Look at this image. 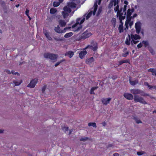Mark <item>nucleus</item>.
I'll return each mask as SVG.
<instances>
[{
  "instance_id": "18",
  "label": "nucleus",
  "mask_w": 156,
  "mask_h": 156,
  "mask_svg": "<svg viewBox=\"0 0 156 156\" xmlns=\"http://www.w3.org/2000/svg\"><path fill=\"white\" fill-rule=\"evenodd\" d=\"M129 82L130 84L132 86H134L138 83V81L137 80H135L134 81L131 80V77H129Z\"/></svg>"
},
{
  "instance_id": "24",
  "label": "nucleus",
  "mask_w": 156,
  "mask_h": 156,
  "mask_svg": "<svg viewBox=\"0 0 156 156\" xmlns=\"http://www.w3.org/2000/svg\"><path fill=\"white\" fill-rule=\"evenodd\" d=\"M128 38H126L125 41V43L127 45H129L130 44V41L131 40V37L129 35H128Z\"/></svg>"
},
{
  "instance_id": "56",
  "label": "nucleus",
  "mask_w": 156,
  "mask_h": 156,
  "mask_svg": "<svg viewBox=\"0 0 156 156\" xmlns=\"http://www.w3.org/2000/svg\"><path fill=\"white\" fill-rule=\"evenodd\" d=\"M82 27V26L80 25L79 27L77 28V29L76 30V31H78L80 29H81Z\"/></svg>"
},
{
  "instance_id": "14",
  "label": "nucleus",
  "mask_w": 156,
  "mask_h": 156,
  "mask_svg": "<svg viewBox=\"0 0 156 156\" xmlns=\"http://www.w3.org/2000/svg\"><path fill=\"white\" fill-rule=\"evenodd\" d=\"M67 6L70 8H74L76 7V4L74 2H69L67 4Z\"/></svg>"
},
{
  "instance_id": "53",
  "label": "nucleus",
  "mask_w": 156,
  "mask_h": 156,
  "mask_svg": "<svg viewBox=\"0 0 156 156\" xmlns=\"http://www.w3.org/2000/svg\"><path fill=\"white\" fill-rule=\"evenodd\" d=\"M29 10L28 9H26V10L25 11V14L27 16L29 15Z\"/></svg>"
},
{
  "instance_id": "26",
  "label": "nucleus",
  "mask_w": 156,
  "mask_h": 156,
  "mask_svg": "<svg viewBox=\"0 0 156 156\" xmlns=\"http://www.w3.org/2000/svg\"><path fill=\"white\" fill-rule=\"evenodd\" d=\"M69 13L67 12L64 11L62 12V14L63 15V17L65 18L69 16Z\"/></svg>"
},
{
  "instance_id": "7",
  "label": "nucleus",
  "mask_w": 156,
  "mask_h": 156,
  "mask_svg": "<svg viewBox=\"0 0 156 156\" xmlns=\"http://www.w3.org/2000/svg\"><path fill=\"white\" fill-rule=\"evenodd\" d=\"M37 82V80L34 79L31 81L29 84L27 86V87L30 88H34Z\"/></svg>"
},
{
  "instance_id": "57",
  "label": "nucleus",
  "mask_w": 156,
  "mask_h": 156,
  "mask_svg": "<svg viewBox=\"0 0 156 156\" xmlns=\"http://www.w3.org/2000/svg\"><path fill=\"white\" fill-rule=\"evenodd\" d=\"M97 9H96V8H94V11L93 12V14L94 15L96 13V11L97 10Z\"/></svg>"
},
{
  "instance_id": "41",
  "label": "nucleus",
  "mask_w": 156,
  "mask_h": 156,
  "mask_svg": "<svg viewBox=\"0 0 156 156\" xmlns=\"http://www.w3.org/2000/svg\"><path fill=\"white\" fill-rule=\"evenodd\" d=\"M126 5H124L123 8V12L124 13H125V15L126 14Z\"/></svg>"
},
{
  "instance_id": "29",
  "label": "nucleus",
  "mask_w": 156,
  "mask_h": 156,
  "mask_svg": "<svg viewBox=\"0 0 156 156\" xmlns=\"http://www.w3.org/2000/svg\"><path fill=\"white\" fill-rule=\"evenodd\" d=\"M123 13H121L120 14H119L117 16V17H119V20H124L125 18V16H123Z\"/></svg>"
},
{
  "instance_id": "2",
  "label": "nucleus",
  "mask_w": 156,
  "mask_h": 156,
  "mask_svg": "<svg viewBox=\"0 0 156 156\" xmlns=\"http://www.w3.org/2000/svg\"><path fill=\"white\" fill-rule=\"evenodd\" d=\"M131 92L133 94H140L142 96H149L148 94L145 93L143 91L139 89H132L131 90Z\"/></svg>"
},
{
  "instance_id": "19",
  "label": "nucleus",
  "mask_w": 156,
  "mask_h": 156,
  "mask_svg": "<svg viewBox=\"0 0 156 156\" xmlns=\"http://www.w3.org/2000/svg\"><path fill=\"white\" fill-rule=\"evenodd\" d=\"M118 66L121 65L124 63H129V59H127L125 60H123L119 62Z\"/></svg>"
},
{
  "instance_id": "6",
  "label": "nucleus",
  "mask_w": 156,
  "mask_h": 156,
  "mask_svg": "<svg viewBox=\"0 0 156 156\" xmlns=\"http://www.w3.org/2000/svg\"><path fill=\"white\" fill-rule=\"evenodd\" d=\"M68 29L66 27L64 28V30H61L59 25H58L57 27H55V31L57 33L60 34L61 33H64L66 32V30Z\"/></svg>"
},
{
  "instance_id": "10",
  "label": "nucleus",
  "mask_w": 156,
  "mask_h": 156,
  "mask_svg": "<svg viewBox=\"0 0 156 156\" xmlns=\"http://www.w3.org/2000/svg\"><path fill=\"white\" fill-rule=\"evenodd\" d=\"M124 97L128 100H132L133 99V96L132 94L128 93H125L123 94Z\"/></svg>"
},
{
  "instance_id": "4",
  "label": "nucleus",
  "mask_w": 156,
  "mask_h": 156,
  "mask_svg": "<svg viewBox=\"0 0 156 156\" xmlns=\"http://www.w3.org/2000/svg\"><path fill=\"white\" fill-rule=\"evenodd\" d=\"M92 34L90 32L86 31L81 35L79 40L81 39H85L90 36Z\"/></svg>"
},
{
  "instance_id": "13",
  "label": "nucleus",
  "mask_w": 156,
  "mask_h": 156,
  "mask_svg": "<svg viewBox=\"0 0 156 156\" xmlns=\"http://www.w3.org/2000/svg\"><path fill=\"white\" fill-rule=\"evenodd\" d=\"M87 53V52L86 50L81 51L79 53V56L80 58L83 59L84 58V57H85Z\"/></svg>"
},
{
  "instance_id": "12",
  "label": "nucleus",
  "mask_w": 156,
  "mask_h": 156,
  "mask_svg": "<svg viewBox=\"0 0 156 156\" xmlns=\"http://www.w3.org/2000/svg\"><path fill=\"white\" fill-rule=\"evenodd\" d=\"M94 60L93 57L87 58L86 60V64L90 65L91 64L94 62Z\"/></svg>"
},
{
  "instance_id": "45",
  "label": "nucleus",
  "mask_w": 156,
  "mask_h": 156,
  "mask_svg": "<svg viewBox=\"0 0 156 156\" xmlns=\"http://www.w3.org/2000/svg\"><path fill=\"white\" fill-rule=\"evenodd\" d=\"M149 49L150 52L152 54V55H154V51L152 48H149Z\"/></svg>"
},
{
  "instance_id": "43",
  "label": "nucleus",
  "mask_w": 156,
  "mask_h": 156,
  "mask_svg": "<svg viewBox=\"0 0 156 156\" xmlns=\"http://www.w3.org/2000/svg\"><path fill=\"white\" fill-rule=\"evenodd\" d=\"M88 138L87 137H85L84 138H82L80 139V141H85L88 139Z\"/></svg>"
},
{
  "instance_id": "34",
  "label": "nucleus",
  "mask_w": 156,
  "mask_h": 156,
  "mask_svg": "<svg viewBox=\"0 0 156 156\" xmlns=\"http://www.w3.org/2000/svg\"><path fill=\"white\" fill-rule=\"evenodd\" d=\"M65 61V59H62L60 60V61L57 62L56 63L55 65V67L57 66H58L61 62H63Z\"/></svg>"
},
{
  "instance_id": "48",
  "label": "nucleus",
  "mask_w": 156,
  "mask_h": 156,
  "mask_svg": "<svg viewBox=\"0 0 156 156\" xmlns=\"http://www.w3.org/2000/svg\"><path fill=\"white\" fill-rule=\"evenodd\" d=\"M47 87L46 85H44L42 88V93H44Z\"/></svg>"
},
{
  "instance_id": "63",
  "label": "nucleus",
  "mask_w": 156,
  "mask_h": 156,
  "mask_svg": "<svg viewBox=\"0 0 156 156\" xmlns=\"http://www.w3.org/2000/svg\"><path fill=\"white\" fill-rule=\"evenodd\" d=\"M113 156H119V155L118 153H115L113 154Z\"/></svg>"
},
{
  "instance_id": "9",
  "label": "nucleus",
  "mask_w": 156,
  "mask_h": 156,
  "mask_svg": "<svg viewBox=\"0 0 156 156\" xmlns=\"http://www.w3.org/2000/svg\"><path fill=\"white\" fill-rule=\"evenodd\" d=\"M112 99L111 98H102L101 100L102 103L104 105H107L109 103Z\"/></svg>"
},
{
  "instance_id": "1",
  "label": "nucleus",
  "mask_w": 156,
  "mask_h": 156,
  "mask_svg": "<svg viewBox=\"0 0 156 156\" xmlns=\"http://www.w3.org/2000/svg\"><path fill=\"white\" fill-rule=\"evenodd\" d=\"M44 58L49 59L52 60L53 62H55L58 58V55L57 54L51 53L50 52L44 53Z\"/></svg>"
},
{
  "instance_id": "39",
  "label": "nucleus",
  "mask_w": 156,
  "mask_h": 156,
  "mask_svg": "<svg viewBox=\"0 0 156 156\" xmlns=\"http://www.w3.org/2000/svg\"><path fill=\"white\" fill-rule=\"evenodd\" d=\"M134 119L135 120L136 123L137 124H139L140 123H142V122L140 120H138L137 119V118L136 117H134Z\"/></svg>"
},
{
  "instance_id": "25",
  "label": "nucleus",
  "mask_w": 156,
  "mask_h": 156,
  "mask_svg": "<svg viewBox=\"0 0 156 156\" xmlns=\"http://www.w3.org/2000/svg\"><path fill=\"white\" fill-rule=\"evenodd\" d=\"M73 34V33L72 32L68 33L65 35L64 37L66 38H68L72 36Z\"/></svg>"
},
{
  "instance_id": "30",
  "label": "nucleus",
  "mask_w": 156,
  "mask_h": 156,
  "mask_svg": "<svg viewBox=\"0 0 156 156\" xmlns=\"http://www.w3.org/2000/svg\"><path fill=\"white\" fill-rule=\"evenodd\" d=\"M127 16V19L125 22L128 23L131 21V20L132 18L131 16Z\"/></svg>"
},
{
  "instance_id": "5",
  "label": "nucleus",
  "mask_w": 156,
  "mask_h": 156,
  "mask_svg": "<svg viewBox=\"0 0 156 156\" xmlns=\"http://www.w3.org/2000/svg\"><path fill=\"white\" fill-rule=\"evenodd\" d=\"M85 18L83 17L82 19V18H78L76 20V22L72 26V28H75L78 25L80 24L81 25L82 24L84 21Z\"/></svg>"
},
{
  "instance_id": "23",
  "label": "nucleus",
  "mask_w": 156,
  "mask_h": 156,
  "mask_svg": "<svg viewBox=\"0 0 156 156\" xmlns=\"http://www.w3.org/2000/svg\"><path fill=\"white\" fill-rule=\"evenodd\" d=\"M44 34L48 40L49 41L52 40V38L50 36L49 34L47 32L45 31L44 33Z\"/></svg>"
},
{
  "instance_id": "51",
  "label": "nucleus",
  "mask_w": 156,
  "mask_h": 156,
  "mask_svg": "<svg viewBox=\"0 0 156 156\" xmlns=\"http://www.w3.org/2000/svg\"><path fill=\"white\" fill-rule=\"evenodd\" d=\"M112 23H116V19L114 18H113L112 20Z\"/></svg>"
},
{
  "instance_id": "35",
  "label": "nucleus",
  "mask_w": 156,
  "mask_h": 156,
  "mask_svg": "<svg viewBox=\"0 0 156 156\" xmlns=\"http://www.w3.org/2000/svg\"><path fill=\"white\" fill-rule=\"evenodd\" d=\"M113 6V1L112 0L108 4V8L109 9H111Z\"/></svg>"
},
{
  "instance_id": "8",
  "label": "nucleus",
  "mask_w": 156,
  "mask_h": 156,
  "mask_svg": "<svg viewBox=\"0 0 156 156\" xmlns=\"http://www.w3.org/2000/svg\"><path fill=\"white\" fill-rule=\"evenodd\" d=\"M135 27L136 29V33L139 34L140 33L141 29L140 23V22L136 23L135 24Z\"/></svg>"
},
{
  "instance_id": "54",
  "label": "nucleus",
  "mask_w": 156,
  "mask_h": 156,
  "mask_svg": "<svg viewBox=\"0 0 156 156\" xmlns=\"http://www.w3.org/2000/svg\"><path fill=\"white\" fill-rule=\"evenodd\" d=\"M142 44L141 43H140L138 44L137 45V47L138 48H141L142 47Z\"/></svg>"
},
{
  "instance_id": "55",
  "label": "nucleus",
  "mask_w": 156,
  "mask_h": 156,
  "mask_svg": "<svg viewBox=\"0 0 156 156\" xmlns=\"http://www.w3.org/2000/svg\"><path fill=\"white\" fill-rule=\"evenodd\" d=\"M54 39L57 41H61L62 40L61 39L57 38H56L55 37L54 38Z\"/></svg>"
},
{
  "instance_id": "52",
  "label": "nucleus",
  "mask_w": 156,
  "mask_h": 156,
  "mask_svg": "<svg viewBox=\"0 0 156 156\" xmlns=\"http://www.w3.org/2000/svg\"><path fill=\"white\" fill-rule=\"evenodd\" d=\"M137 154L139 156H140L143 154V153L142 151H139L137 153Z\"/></svg>"
},
{
  "instance_id": "11",
  "label": "nucleus",
  "mask_w": 156,
  "mask_h": 156,
  "mask_svg": "<svg viewBox=\"0 0 156 156\" xmlns=\"http://www.w3.org/2000/svg\"><path fill=\"white\" fill-rule=\"evenodd\" d=\"M94 45V46L93 47L92 45H88L83 50H84L85 49L90 48L92 49L93 51H95L97 50L98 48L97 44L95 43Z\"/></svg>"
},
{
  "instance_id": "21",
  "label": "nucleus",
  "mask_w": 156,
  "mask_h": 156,
  "mask_svg": "<svg viewBox=\"0 0 156 156\" xmlns=\"http://www.w3.org/2000/svg\"><path fill=\"white\" fill-rule=\"evenodd\" d=\"M59 24L61 27H64L66 25V23L64 20H61L59 21Z\"/></svg>"
},
{
  "instance_id": "44",
  "label": "nucleus",
  "mask_w": 156,
  "mask_h": 156,
  "mask_svg": "<svg viewBox=\"0 0 156 156\" xmlns=\"http://www.w3.org/2000/svg\"><path fill=\"white\" fill-rule=\"evenodd\" d=\"M112 1H113V2H114V6H115L116 5H118V0H117V1L116 0H113Z\"/></svg>"
},
{
  "instance_id": "59",
  "label": "nucleus",
  "mask_w": 156,
  "mask_h": 156,
  "mask_svg": "<svg viewBox=\"0 0 156 156\" xmlns=\"http://www.w3.org/2000/svg\"><path fill=\"white\" fill-rule=\"evenodd\" d=\"M144 85L146 86H147L148 87V86L149 85V84L147 82H144Z\"/></svg>"
},
{
  "instance_id": "17",
  "label": "nucleus",
  "mask_w": 156,
  "mask_h": 156,
  "mask_svg": "<svg viewBox=\"0 0 156 156\" xmlns=\"http://www.w3.org/2000/svg\"><path fill=\"white\" fill-rule=\"evenodd\" d=\"M131 37L132 40H133V39L135 40H137V39H140V37L139 35L137 34H131Z\"/></svg>"
},
{
  "instance_id": "62",
  "label": "nucleus",
  "mask_w": 156,
  "mask_h": 156,
  "mask_svg": "<svg viewBox=\"0 0 156 156\" xmlns=\"http://www.w3.org/2000/svg\"><path fill=\"white\" fill-rule=\"evenodd\" d=\"M137 14H136V13H135V14H134L133 15V16H132V17L133 18H134L136 17V16H137Z\"/></svg>"
},
{
  "instance_id": "3",
  "label": "nucleus",
  "mask_w": 156,
  "mask_h": 156,
  "mask_svg": "<svg viewBox=\"0 0 156 156\" xmlns=\"http://www.w3.org/2000/svg\"><path fill=\"white\" fill-rule=\"evenodd\" d=\"M135 102H139L144 104H147V102L144 100L143 98L140 97L138 95H135L134 98Z\"/></svg>"
},
{
  "instance_id": "28",
  "label": "nucleus",
  "mask_w": 156,
  "mask_h": 156,
  "mask_svg": "<svg viewBox=\"0 0 156 156\" xmlns=\"http://www.w3.org/2000/svg\"><path fill=\"white\" fill-rule=\"evenodd\" d=\"M98 88V87H93L91 88L90 93L91 94H94V91L97 89Z\"/></svg>"
},
{
  "instance_id": "38",
  "label": "nucleus",
  "mask_w": 156,
  "mask_h": 156,
  "mask_svg": "<svg viewBox=\"0 0 156 156\" xmlns=\"http://www.w3.org/2000/svg\"><path fill=\"white\" fill-rule=\"evenodd\" d=\"M142 43L144 44L145 47L149 45V43L147 41H143L142 42Z\"/></svg>"
},
{
  "instance_id": "33",
  "label": "nucleus",
  "mask_w": 156,
  "mask_h": 156,
  "mask_svg": "<svg viewBox=\"0 0 156 156\" xmlns=\"http://www.w3.org/2000/svg\"><path fill=\"white\" fill-rule=\"evenodd\" d=\"M93 13V11H90L86 16V19H88L92 15Z\"/></svg>"
},
{
  "instance_id": "16",
  "label": "nucleus",
  "mask_w": 156,
  "mask_h": 156,
  "mask_svg": "<svg viewBox=\"0 0 156 156\" xmlns=\"http://www.w3.org/2000/svg\"><path fill=\"white\" fill-rule=\"evenodd\" d=\"M13 83L14 84L13 86L15 87V86L19 85L20 84H21L22 83V81L21 80H13Z\"/></svg>"
},
{
  "instance_id": "22",
  "label": "nucleus",
  "mask_w": 156,
  "mask_h": 156,
  "mask_svg": "<svg viewBox=\"0 0 156 156\" xmlns=\"http://www.w3.org/2000/svg\"><path fill=\"white\" fill-rule=\"evenodd\" d=\"M148 72H151L153 75L156 76V70L153 68H150L148 70Z\"/></svg>"
},
{
  "instance_id": "61",
  "label": "nucleus",
  "mask_w": 156,
  "mask_h": 156,
  "mask_svg": "<svg viewBox=\"0 0 156 156\" xmlns=\"http://www.w3.org/2000/svg\"><path fill=\"white\" fill-rule=\"evenodd\" d=\"M113 146V145L112 144H109L108 145V146L107 147L108 148L109 147H112Z\"/></svg>"
},
{
  "instance_id": "58",
  "label": "nucleus",
  "mask_w": 156,
  "mask_h": 156,
  "mask_svg": "<svg viewBox=\"0 0 156 156\" xmlns=\"http://www.w3.org/2000/svg\"><path fill=\"white\" fill-rule=\"evenodd\" d=\"M112 78L114 80H115L117 78V77L116 76H113L112 77Z\"/></svg>"
},
{
  "instance_id": "20",
  "label": "nucleus",
  "mask_w": 156,
  "mask_h": 156,
  "mask_svg": "<svg viewBox=\"0 0 156 156\" xmlns=\"http://www.w3.org/2000/svg\"><path fill=\"white\" fill-rule=\"evenodd\" d=\"M63 10L64 11L69 13L71 12L72 11V10L71 8L69 7L67 5L66 6H65L64 7Z\"/></svg>"
},
{
  "instance_id": "37",
  "label": "nucleus",
  "mask_w": 156,
  "mask_h": 156,
  "mask_svg": "<svg viewBox=\"0 0 156 156\" xmlns=\"http://www.w3.org/2000/svg\"><path fill=\"white\" fill-rule=\"evenodd\" d=\"M123 10V8L122 7L120 8V9L119 10L117 13V16H118V15L120 14L121 13H123L122 12Z\"/></svg>"
},
{
  "instance_id": "27",
  "label": "nucleus",
  "mask_w": 156,
  "mask_h": 156,
  "mask_svg": "<svg viewBox=\"0 0 156 156\" xmlns=\"http://www.w3.org/2000/svg\"><path fill=\"white\" fill-rule=\"evenodd\" d=\"M118 30L120 33L123 32L124 31L123 26L119 25L118 27Z\"/></svg>"
},
{
  "instance_id": "50",
  "label": "nucleus",
  "mask_w": 156,
  "mask_h": 156,
  "mask_svg": "<svg viewBox=\"0 0 156 156\" xmlns=\"http://www.w3.org/2000/svg\"><path fill=\"white\" fill-rule=\"evenodd\" d=\"M129 52L127 51L125 53L122 54V56L123 57H126L129 54Z\"/></svg>"
},
{
  "instance_id": "40",
  "label": "nucleus",
  "mask_w": 156,
  "mask_h": 156,
  "mask_svg": "<svg viewBox=\"0 0 156 156\" xmlns=\"http://www.w3.org/2000/svg\"><path fill=\"white\" fill-rule=\"evenodd\" d=\"M132 12H131V9H128L127 12L126 16H131Z\"/></svg>"
},
{
  "instance_id": "60",
  "label": "nucleus",
  "mask_w": 156,
  "mask_h": 156,
  "mask_svg": "<svg viewBox=\"0 0 156 156\" xmlns=\"http://www.w3.org/2000/svg\"><path fill=\"white\" fill-rule=\"evenodd\" d=\"M120 21V24L119 25H121L122 26H123V23L122 22V20H119Z\"/></svg>"
},
{
  "instance_id": "32",
  "label": "nucleus",
  "mask_w": 156,
  "mask_h": 156,
  "mask_svg": "<svg viewBox=\"0 0 156 156\" xmlns=\"http://www.w3.org/2000/svg\"><path fill=\"white\" fill-rule=\"evenodd\" d=\"M57 12V10L55 8H51L50 10V13L51 14H54Z\"/></svg>"
},
{
  "instance_id": "64",
  "label": "nucleus",
  "mask_w": 156,
  "mask_h": 156,
  "mask_svg": "<svg viewBox=\"0 0 156 156\" xmlns=\"http://www.w3.org/2000/svg\"><path fill=\"white\" fill-rule=\"evenodd\" d=\"M6 72L8 74H11V72H10V71L9 70L7 69L5 70Z\"/></svg>"
},
{
  "instance_id": "49",
  "label": "nucleus",
  "mask_w": 156,
  "mask_h": 156,
  "mask_svg": "<svg viewBox=\"0 0 156 156\" xmlns=\"http://www.w3.org/2000/svg\"><path fill=\"white\" fill-rule=\"evenodd\" d=\"M133 21H130V22L128 23V24H129V25L130 27L131 28V27L133 25Z\"/></svg>"
},
{
  "instance_id": "15",
  "label": "nucleus",
  "mask_w": 156,
  "mask_h": 156,
  "mask_svg": "<svg viewBox=\"0 0 156 156\" xmlns=\"http://www.w3.org/2000/svg\"><path fill=\"white\" fill-rule=\"evenodd\" d=\"M74 52L73 51H68L66 52L65 54V56H68L70 58H71L74 55Z\"/></svg>"
},
{
  "instance_id": "31",
  "label": "nucleus",
  "mask_w": 156,
  "mask_h": 156,
  "mask_svg": "<svg viewBox=\"0 0 156 156\" xmlns=\"http://www.w3.org/2000/svg\"><path fill=\"white\" fill-rule=\"evenodd\" d=\"M88 126H92L93 127L96 128L97 126L95 122H90L88 123Z\"/></svg>"
},
{
  "instance_id": "46",
  "label": "nucleus",
  "mask_w": 156,
  "mask_h": 156,
  "mask_svg": "<svg viewBox=\"0 0 156 156\" xmlns=\"http://www.w3.org/2000/svg\"><path fill=\"white\" fill-rule=\"evenodd\" d=\"M128 23H126L125 22V27L124 28V30H125V31L126 32V29H128Z\"/></svg>"
},
{
  "instance_id": "47",
  "label": "nucleus",
  "mask_w": 156,
  "mask_h": 156,
  "mask_svg": "<svg viewBox=\"0 0 156 156\" xmlns=\"http://www.w3.org/2000/svg\"><path fill=\"white\" fill-rule=\"evenodd\" d=\"M62 129L64 130L65 132L66 133V131H68L69 129V127H64L62 128Z\"/></svg>"
},
{
  "instance_id": "42",
  "label": "nucleus",
  "mask_w": 156,
  "mask_h": 156,
  "mask_svg": "<svg viewBox=\"0 0 156 156\" xmlns=\"http://www.w3.org/2000/svg\"><path fill=\"white\" fill-rule=\"evenodd\" d=\"M119 10V5H117L116 7H115L114 8V11L115 12H118V11Z\"/></svg>"
},
{
  "instance_id": "36",
  "label": "nucleus",
  "mask_w": 156,
  "mask_h": 156,
  "mask_svg": "<svg viewBox=\"0 0 156 156\" xmlns=\"http://www.w3.org/2000/svg\"><path fill=\"white\" fill-rule=\"evenodd\" d=\"M60 5V3L58 2H54L53 3V6L54 7L58 6Z\"/></svg>"
}]
</instances>
